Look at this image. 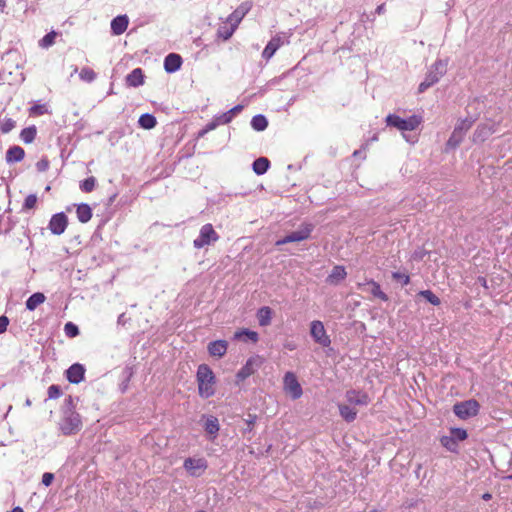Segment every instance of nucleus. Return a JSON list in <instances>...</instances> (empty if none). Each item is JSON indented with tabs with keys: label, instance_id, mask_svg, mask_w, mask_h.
Segmentation results:
<instances>
[{
	"label": "nucleus",
	"instance_id": "obj_6",
	"mask_svg": "<svg viewBox=\"0 0 512 512\" xmlns=\"http://www.w3.org/2000/svg\"><path fill=\"white\" fill-rule=\"evenodd\" d=\"M218 239L219 235L214 230L212 224L207 223L201 227L198 237L193 241V246L196 249H201L216 242Z\"/></svg>",
	"mask_w": 512,
	"mask_h": 512
},
{
	"label": "nucleus",
	"instance_id": "obj_64",
	"mask_svg": "<svg viewBox=\"0 0 512 512\" xmlns=\"http://www.w3.org/2000/svg\"><path fill=\"white\" fill-rule=\"evenodd\" d=\"M508 479L512 480V474L507 477Z\"/></svg>",
	"mask_w": 512,
	"mask_h": 512
},
{
	"label": "nucleus",
	"instance_id": "obj_19",
	"mask_svg": "<svg viewBox=\"0 0 512 512\" xmlns=\"http://www.w3.org/2000/svg\"><path fill=\"white\" fill-rule=\"evenodd\" d=\"M228 343L226 340H216L208 344V353L213 357H222L226 354Z\"/></svg>",
	"mask_w": 512,
	"mask_h": 512
},
{
	"label": "nucleus",
	"instance_id": "obj_35",
	"mask_svg": "<svg viewBox=\"0 0 512 512\" xmlns=\"http://www.w3.org/2000/svg\"><path fill=\"white\" fill-rule=\"evenodd\" d=\"M441 445L452 453H458L459 445L451 435H444L440 438Z\"/></svg>",
	"mask_w": 512,
	"mask_h": 512
},
{
	"label": "nucleus",
	"instance_id": "obj_62",
	"mask_svg": "<svg viewBox=\"0 0 512 512\" xmlns=\"http://www.w3.org/2000/svg\"><path fill=\"white\" fill-rule=\"evenodd\" d=\"M288 347H289V349H290V350H293V349H294V346H292V344H289V346H288Z\"/></svg>",
	"mask_w": 512,
	"mask_h": 512
},
{
	"label": "nucleus",
	"instance_id": "obj_34",
	"mask_svg": "<svg viewBox=\"0 0 512 512\" xmlns=\"http://www.w3.org/2000/svg\"><path fill=\"white\" fill-rule=\"evenodd\" d=\"M268 126V120L263 114H257L253 116L251 120V127L255 131H264Z\"/></svg>",
	"mask_w": 512,
	"mask_h": 512
},
{
	"label": "nucleus",
	"instance_id": "obj_55",
	"mask_svg": "<svg viewBox=\"0 0 512 512\" xmlns=\"http://www.w3.org/2000/svg\"><path fill=\"white\" fill-rule=\"evenodd\" d=\"M385 11H386L385 4H381V5L377 6L375 13L378 15H382L385 13Z\"/></svg>",
	"mask_w": 512,
	"mask_h": 512
},
{
	"label": "nucleus",
	"instance_id": "obj_27",
	"mask_svg": "<svg viewBox=\"0 0 512 512\" xmlns=\"http://www.w3.org/2000/svg\"><path fill=\"white\" fill-rule=\"evenodd\" d=\"M77 219L81 223H87L92 218V209L86 203L76 205Z\"/></svg>",
	"mask_w": 512,
	"mask_h": 512
},
{
	"label": "nucleus",
	"instance_id": "obj_37",
	"mask_svg": "<svg viewBox=\"0 0 512 512\" xmlns=\"http://www.w3.org/2000/svg\"><path fill=\"white\" fill-rule=\"evenodd\" d=\"M235 30L236 28H234L233 25L223 24L219 26L217 30V36L223 40H228L229 38H231Z\"/></svg>",
	"mask_w": 512,
	"mask_h": 512
},
{
	"label": "nucleus",
	"instance_id": "obj_11",
	"mask_svg": "<svg viewBox=\"0 0 512 512\" xmlns=\"http://www.w3.org/2000/svg\"><path fill=\"white\" fill-rule=\"evenodd\" d=\"M310 334L313 340L322 347H328L331 344L330 337L327 335L323 323L319 320L311 322Z\"/></svg>",
	"mask_w": 512,
	"mask_h": 512
},
{
	"label": "nucleus",
	"instance_id": "obj_48",
	"mask_svg": "<svg viewBox=\"0 0 512 512\" xmlns=\"http://www.w3.org/2000/svg\"><path fill=\"white\" fill-rule=\"evenodd\" d=\"M37 203V197L35 194H30L25 198L23 208L24 209H32L35 207Z\"/></svg>",
	"mask_w": 512,
	"mask_h": 512
},
{
	"label": "nucleus",
	"instance_id": "obj_23",
	"mask_svg": "<svg viewBox=\"0 0 512 512\" xmlns=\"http://www.w3.org/2000/svg\"><path fill=\"white\" fill-rule=\"evenodd\" d=\"M204 429L207 432V434L210 435L211 440L215 439L220 430L218 419L212 415L207 416L206 421L204 423Z\"/></svg>",
	"mask_w": 512,
	"mask_h": 512
},
{
	"label": "nucleus",
	"instance_id": "obj_20",
	"mask_svg": "<svg viewBox=\"0 0 512 512\" xmlns=\"http://www.w3.org/2000/svg\"><path fill=\"white\" fill-rule=\"evenodd\" d=\"M144 78L143 70L135 68L126 76V85L134 88L139 87L144 84Z\"/></svg>",
	"mask_w": 512,
	"mask_h": 512
},
{
	"label": "nucleus",
	"instance_id": "obj_24",
	"mask_svg": "<svg viewBox=\"0 0 512 512\" xmlns=\"http://www.w3.org/2000/svg\"><path fill=\"white\" fill-rule=\"evenodd\" d=\"M233 339L238 340V341H241V340L248 341L249 340L253 343H256L259 340V334L250 329L243 328V329L237 330L234 333Z\"/></svg>",
	"mask_w": 512,
	"mask_h": 512
},
{
	"label": "nucleus",
	"instance_id": "obj_57",
	"mask_svg": "<svg viewBox=\"0 0 512 512\" xmlns=\"http://www.w3.org/2000/svg\"><path fill=\"white\" fill-rule=\"evenodd\" d=\"M5 7H6V0H0V13L4 12Z\"/></svg>",
	"mask_w": 512,
	"mask_h": 512
},
{
	"label": "nucleus",
	"instance_id": "obj_52",
	"mask_svg": "<svg viewBox=\"0 0 512 512\" xmlns=\"http://www.w3.org/2000/svg\"><path fill=\"white\" fill-rule=\"evenodd\" d=\"M9 318L5 315L0 316V334H3L7 331V327L9 325Z\"/></svg>",
	"mask_w": 512,
	"mask_h": 512
},
{
	"label": "nucleus",
	"instance_id": "obj_10",
	"mask_svg": "<svg viewBox=\"0 0 512 512\" xmlns=\"http://www.w3.org/2000/svg\"><path fill=\"white\" fill-rule=\"evenodd\" d=\"M283 382L285 392L289 394L293 400L299 399L302 396V387L293 372H286Z\"/></svg>",
	"mask_w": 512,
	"mask_h": 512
},
{
	"label": "nucleus",
	"instance_id": "obj_63",
	"mask_svg": "<svg viewBox=\"0 0 512 512\" xmlns=\"http://www.w3.org/2000/svg\"><path fill=\"white\" fill-rule=\"evenodd\" d=\"M288 347H289V349H290V350H293V349H294V346H292V344H289V346H288Z\"/></svg>",
	"mask_w": 512,
	"mask_h": 512
},
{
	"label": "nucleus",
	"instance_id": "obj_16",
	"mask_svg": "<svg viewBox=\"0 0 512 512\" xmlns=\"http://www.w3.org/2000/svg\"><path fill=\"white\" fill-rule=\"evenodd\" d=\"M346 400L353 405L367 406L370 403V398L366 392L356 389H350L345 393Z\"/></svg>",
	"mask_w": 512,
	"mask_h": 512
},
{
	"label": "nucleus",
	"instance_id": "obj_9",
	"mask_svg": "<svg viewBox=\"0 0 512 512\" xmlns=\"http://www.w3.org/2000/svg\"><path fill=\"white\" fill-rule=\"evenodd\" d=\"M263 364V358L259 355L251 356L247 359L243 367L237 372V382H242L253 375Z\"/></svg>",
	"mask_w": 512,
	"mask_h": 512
},
{
	"label": "nucleus",
	"instance_id": "obj_22",
	"mask_svg": "<svg viewBox=\"0 0 512 512\" xmlns=\"http://www.w3.org/2000/svg\"><path fill=\"white\" fill-rule=\"evenodd\" d=\"M128 24V17L126 15H119L111 21V31L114 35H121L126 31Z\"/></svg>",
	"mask_w": 512,
	"mask_h": 512
},
{
	"label": "nucleus",
	"instance_id": "obj_44",
	"mask_svg": "<svg viewBox=\"0 0 512 512\" xmlns=\"http://www.w3.org/2000/svg\"><path fill=\"white\" fill-rule=\"evenodd\" d=\"M64 332L67 337L74 338L79 335V328L72 322H67L64 326Z\"/></svg>",
	"mask_w": 512,
	"mask_h": 512
},
{
	"label": "nucleus",
	"instance_id": "obj_21",
	"mask_svg": "<svg viewBox=\"0 0 512 512\" xmlns=\"http://www.w3.org/2000/svg\"><path fill=\"white\" fill-rule=\"evenodd\" d=\"M282 44L283 41L281 37L275 36L271 38L262 52V57L266 60L271 59L275 52L282 46Z\"/></svg>",
	"mask_w": 512,
	"mask_h": 512
},
{
	"label": "nucleus",
	"instance_id": "obj_4",
	"mask_svg": "<svg viewBox=\"0 0 512 512\" xmlns=\"http://www.w3.org/2000/svg\"><path fill=\"white\" fill-rule=\"evenodd\" d=\"M422 122V117L412 115L406 119L401 118L396 114H389L385 118V123L389 127H394L402 132L415 130Z\"/></svg>",
	"mask_w": 512,
	"mask_h": 512
},
{
	"label": "nucleus",
	"instance_id": "obj_50",
	"mask_svg": "<svg viewBox=\"0 0 512 512\" xmlns=\"http://www.w3.org/2000/svg\"><path fill=\"white\" fill-rule=\"evenodd\" d=\"M36 168L39 172H45L49 168V161L46 158H42L36 163Z\"/></svg>",
	"mask_w": 512,
	"mask_h": 512
},
{
	"label": "nucleus",
	"instance_id": "obj_5",
	"mask_svg": "<svg viewBox=\"0 0 512 512\" xmlns=\"http://www.w3.org/2000/svg\"><path fill=\"white\" fill-rule=\"evenodd\" d=\"M474 122L475 119L473 118L461 119L454 127V130L446 143V147L448 149L457 148L463 141L465 134L472 127Z\"/></svg>",
	"mask_w": 512,
	"mask_h": 512
},
{
	"label": "nucleus",
	"instance_id": "obj_42",
	"mask_svg": "<svg viewBox=\"0 0 512 512\" xmlns=\"http://www.w3.org/2000/svg\"><path fill=\"white\" fill-rule=\"evenodd\" d=\"M450 435L454 438V440L458 443L459 441H464L468 437V433L463 428L453 427L450 428Z\"/></svg>",
	"mask_w": 512,
	"mask_h": 512
},
{
	"label": "nucleus",
	"instance_id": "obj_8",
	"mask_svg": "<svg viewBox=\"0 0 512 512\" xmlns=\"http://www.w3.org/2000/svg\"><path fill=\"white\" fill-rule=\"evenodd\" d=\"M479 409L480 405L474 399L458 402L453 406V412L455 415L463 420L476 416Z\"/></svg>",
	"mask_w": 512,
	"mask_h": 512
},
{
	"label": "nucleus",
	"instance_id": "obj_18",
	"mask_svg": "<svg viewBox=\"0 0 512 512\" xmlns=\"http://www.w3.org/2000/svg\"><path fill=\"white\" fill-rule=\"evenodd\" d=\"M182 57L176 53L168 54L164 59V69L167 73H175L181 68Z\"/></svg>",
	"mask_w": 512,
	"mask_h": 512
},
{
	"label": "nucleus",
	"instance_id": "obj_59",
	"mask_svg": "<svg viewBox=\"0 0 512 512\" xmlns=\"http://www.w3.org/2000/svg\"><path fill=\"white\" fill-rule=\"evenodd\" d=\"M207 132H208V129L203 128L202 130H200V131H199L198 136H199V137H202V136H204Z\"/></svg>",
	"mask_w": 512,
	"mask_h": 512
},
{
	"label": "nucleus",
	"instance_id": "obj_38",
	"mask_svg": "<svg viewBox=\"0 0 512 512\" xmlns=\"http://www.w3.org/2000/svg\"><path fill=\"white\" fill-rule=\"evenodd\" d=\"M368 284L371 285L372 289H371V294L376 297V298H379L381 299L382 301H387L388 300V296L386 293H384L382 290H381V287H380V284L377 283L376 281L374 280H369L368 281Z\"/></svg>",
	"mask_w": 512,
	"mask_h": 512
},
{
	"label": "nucleus",
	"instance_id": "obj_41",
	"mask_svg": "<svg viewBox=\"0 0 512 512\" xmlns=\"http://www.w3.org/2000/svg\"><path fill=\"white\" fill-rule=\"evenodd\" d=\"M419 296L423 297L434 306H438L441 303L439 297L436 296L431 290H422L419 292Z\"/></svg>",
	"mask_w": 512,
	"mask_h": 512
},
{
	"label": "nucleus",
	"instance_id": "obj_15",
	"mask_svg": "<svg viewBox=\"0 0 512 512\" xmlns=\"http://www.w3.org/2000/svg\"><path fill=\"white\" fill-rule=\"evenodd\" d=\"M252 2L246 1L241 3L228 17L227 23L237 28L245 15L251 10Z\"/></svg>",
	"mask_w": 512,
	"mask_h": 512
},
{
	"label": "nucleus",
	"instance_id": "obj_13",
	"mask_svg": "<svg viewBox=\"0 0 512 512\" xmlns=\"http://www.w3.org/2000/svg\"><path fill=\"white\" fill-rule=\"evenodd\" d=\"M68 225V218L64 212L54 214L48 224V229L54 235H61L65 232Z\"/></svg>",
	"mask_w": 512,
	"mask_h": 512
},
{
	"label": "nucleus",
	"instance_id": "obj_39",
	"mask_svg": "<svg viewBox=\"0 0 512 512\" xmlns=\"http://www.w3.org/2000/svg\"><path fill=\"white\" fill-rule=\"evenodd\" d=\"M79 77L84 82L92 83L96 79L97 74L93 69L89 67H83L79 73Z\"/></svg>",
	"mask_w": 512,
	"mask_h": 512
},
{
	"label": "nucleus",
	"instance_id": "obj_17",
	"mask_svg": "<svg viewBox=\"0 0 512 512\" xmlns=\"http://www.w3.org/2000/svg\"><path fill=\"white\" fill-rule=\"evenodd\" d=\"M85 368L82 364L75 363L66 370L67 380L72 384H78L84 379Z\"/></svg>",
	"mask_w": 512,
	"mask_h": 512
},
{
	"label": "nucleus",
	"instance_id": "obj_36",
	"mask_svg": "<svg viewBox=\"0 0 512 512\" xmlns=\"http://www.w3.org/2000/svg\"><path fill=\"white\" fill-rule=\"evenodd\" d=\"M36 134H37V129L33 125V126L24 128L20 133V138L24 143L29 144L34 141Z\"/></svg>",
	"mask_w": 512,
	"mask_h": 512
},
{
	"label": "nucleus",
	"instance_id": "obj_12",
	"mask_svg": "<svg viewBox=\"0 0 512 512\" xmlns=\"http://www.w3.org/2000/svg\"><path fill=\"white\" fill-rule=\"evenodd\" d=\"M184 469L192 477H200L202 473L207 469L208 463L204 458H191L188 457L183 463Z\"/></svg>",
	"mask_w": 512,
	"mask_h": 512
},
{
	"label": "nucleus",
	"instance_id": "obj_25",
	"mask_svg": "<svg viewBox=\"0 0 512 512\" xmlns=\"http://www.w3.org/2000/svg\"><path fill=\"white\" fill-rule=\"evenodd\" d=\"M272 314V309L268 306H263L259 308L256 314L259 325L262 327L270 325L272 320Z\"/></svg>",
	"mask_w": 512,
	"mask_h": 512
},
{
	"label": "nucleus",
	"instance_id": "obj_2",
	"mask_svg": "<svg viewBox=\"0 0 512 512\" xmlns=\"http://www.w3.org/2000/svg\"><path fill=\"white\" fill-rule=\"evenodd\" d=\"M198 392L202 398H210L215 394V375L207 364H200L197 369Z\"/></svg>",
	"mask_w": 512,
	"mask_h": 512
},
{
	"label": "nucleus",
	"instance_id": "obj_54",
	"mask_svg": "<svg viewBox=\"0 0 512 512\" xmlns=\"http://www.w3.org/2000/svg\"><path fill=\"white\" fill-rule=\"evenodd\" d=\"M220 124L221 123H218L217 118H216L213 122L208 123L205 126V129H208V131H211V130L215 129Z\"/></svg>",
	"mask_w": 512,
	"mask_h": 512
},
{
	"label": "nucleus",
	"instance_id": "obj_30",
	"mask_svg": "<svg viewBox=\"0 0 512 512\" xmlns=\"http://www.w3.org/2000/svg\"><path fill=\"white\" fill-rule=\"evenodd\" d=\"M243 105H236L234 106L232 109H230L229 111L217 116V121L218 123H221V124H228L232 121L233 117L240 113L242 110H243Z\"/></svg>",
	"mask_w": 512,
	"mask_h": 512
},
{
	"label": "nucleus",
	"instance_id": "obj_46",
	"mask_svg": "<svg viewBox=\"0 0 512 512\" xmlns=\"http://www.w3.org/2000/svg\"><path fill=\"white\" fill-rule=\"evenodd\" d=\"M15 121L11 118L5 119L0 126V130L2 133L6 134L12 131L15 127Z\"/></svg>",
	"mask_w": 512,
	"mask_h": 512
},
{
	"label": "nucleus",
	"instance_id": "obj_14",
	"mask_svg": "<svg viewBox=\"0 0 512 512\" xmlns=\"http://www.w3.org/2000/svg\"><path fill=\"white\" fill-rule=\"evenodd\" d=\"M495 132H496V124L495 123L479 124L473 133L472 140L474 143H483Z\"/></svg>",
	"mask_w": 512,
	"mask_h": 512
},
{
	"label": "nucleus",
	"instance_id": "obj_49",
	"mask_svg": "<svg viewBox=\"0 0 512 512\" xmlns=\"http://www.w3.org/2000/svg\"><path fill=\"white\" fill-rule=\"evenodd\" d=\"M61 395V389L58 385H51L48 388V398L56 399Z\"/></svg>",
	"mask_w": 512,
	"mask_h": 512
},
{
	"label": "nucleus",
	"instance_id": "obj_32",
	"mask_svg": "<svg viewBox=\"0 0 512 512\" xmlns=\"http://www.w3.org/2000/svg\"><path fill=\"white\" fill-rule=\"evenodd\" d=\"M347 273L343 266H335L329 274L327 281L336 284L345 279Z\"/></svg>",
	"mask_w": 512,
	"mask_h": 512
},
{
	"label": "nucleus",
	"instance_id": "obj_60",
	"mask_svg": "<svg viewBox=\"0 0 512 512\" xmlns=\"http://www.w3.org/2000/svg\"><path fill=\"white\" fill-rule=\"evenodd\" d=\"M491 497H492V496H491V494H490V493H485V494L482 496V498H483L484 500H486V501L490 500V499H491Z\"/></svg>",
	"mask_w": 512,
	"mask_h": 512
},
{
	"label": "nucleus",
	"instance_id": "obj_58",
	"mask_svg": "<svg viewBox=\"0 0 512 512\" xmlns=\"http://www.w3.org/2000/svg\"><path fill=\"white\" fill-rule=\"evenodd\" d=\"M478 281L479 283H481V285H483L484 287H486V279L484 277H479L478 278Z\"/></svg>",
	"mask_w": 512,
	"mask_h": 512
},
{
	"label": "nucleus",
	"instance_id": "obj_47",
	"mask_svg": "<svg viewBox=\"0 0 512 512\" xmlns=\"http://www.w3.org/2000/svg\"><path fill=\"white\" fill-rule=\"evenodd\" d=\"M257 421V415L255 414H248L247 418L245 419V423L247 427L243 430L244 433H250L253 430L254 424Z\"/></svg>",
	"mask_w": 512,
	"mask_h": 512
},
{
	"label": "nucleus",
	"instance_id": "obj_51",
	"mask_svg": "<svg viewBox=\"0 0 512 512\" xmlns=\"http://www.w3.org/2000/svg\"><path fill=\"white\" fill-rule=\"evenodd\" d=\"M54 480V474L45 472L42 475V484L46 487L50 486Z\"/></svg>",
	"mask_w": 512,
	"mask_h": 512
},
{
	"label": "nucleus",
	"instance_id": "obj_40",
	"mask_svg": "<svg viewBox=\"0 0 512 512\" xmlns=\"http://www.w3.org/2000/svg\"><path fill=\"white\" fill-rule=\"evenodd\" d=\"M57 36V33L55 31H51L47 33L40 41L39 46L41 48L47 49L51 47L55 43V38Z\"/></svg>",
	"mask_w": 512,
	"mask_h": 512
},
{
	"label": "nucleus",
	"instance_id": "obj_61",
	"mask_svg": "<svg viewBox=\"0 0 512 512\" xmlns=\"http://www.w3.org/2000/svg\"><path fill=\"white\" fill-rule=\"evenodd\" d=\"M361 154H362V151H361V150H356V151H354V153H353V155H354L355 157L360 156Z\"/></svg>",
	"mask_w": 512,
	"mask_h": 512
},
{
	"label": "nucleus",
	"instance_id": "obj_53",
	"mask_svg": "<svg viewBox=\"0 0 512 512\" xmlns=\"http://www.w3.org/2000/svg\"><path fill=\"white\" fill-rule=\"evenodd\" d=\"M32 113L42 115L47 112L45 105H35L31 108Z\"/></svg>",
	"mask_w": 512,
	"mask_h": 512
},
{
	"label": "nucleus",
	"instance_id": "obj_43",
	"mask_svg": "<svg viewBox=\"0 0 512 512\" xmlns=\"http://www.w3.org/2000/svg\"><path fill=\"white\" fill-rule=\"evenodd\" d=\"M95 185L96 178L91 176L80 182V189L85 193H89L94 190Z\"/></svg>",
	"mask_w": 512,
	"mask_h": 512
},
{
	"label": "nucleus",
	"instance_id": "obj_28",
	"mask_svg": "<svg viewBox=\"0 0 512 512\" xmlns=\"http://www.w3.org/2000/svg\"><path fill=\"white\" fill-rule=\"evenodd\" d=\"M270 167V161L266 157H259L254 160L252 169L255 174L263 175L267 172Z\"/></svg>",
	"mask_w": 512,
	"mask_h": 512
},
{
	"label": "nucleus",
	"instance_id": "obj_7",
	"mask_svg": "<svg viewBox=\"0 0 512 512\" xmlns=\"http://www.w3.org/2000/svg\"><path fill=\"white\" fill-rule=\"evenodd\" d=\"M314 230V225L312 223H302L300 228L296 231H293L287 234L282 239L276 242V245H284L292 242H300L306 240L310 237L312 231Z\"/></svg>",
	"mask_w": 512,
	"mask_h": 512
},
{
	"label": "nucleus",
	"instance_id": "obj_1",
	"mask_svg": "<svg viewBox=\"0 0 512 512\" xmlns=\"http://www.w3.org/2000/svg\"><path fill=\"white\" fill-rule=\"evenodd\" d=\"M66 409L63 411V416L59 422V429L64 435H73L80 431L82 421L80 415L72 409L73 398L68 396L65 399Z\"/></svg>",
	"mask_w": 512,
	"mask_h": 512
},
{
	"label": "nucleus",
	"instance_id": "obj_45",
	"mask_svg": "<svg viewBox=\"0 0 512 512\" xmlns=\"http://www.w3.org/2000/svg\"><path fill=\"white\" fill-rule=\"evenodd\" d=\"M392 278L397 282H401L404 286L410 283V276L399 271L392 272Z\"/></svg>",
	"mask_w": 512,
	"mask_h": 512
},
{
	"label": "nucleus",
	"instance_id": "obj_26",
	"mask_svg": "<svg viewBox=\"0 0 512 512\" xmlns=\"http://www.w3.org/2000/svg\"><path fill=\"white\" fill-rule=\"evenodd\" d=\"M25 156V151L20 146H12L6 152L7 163L20 162Z\"/></svg>",
	"mask_w": 512,
	"mask_h": 512
},
{
	"label": "nucleus",
	"instance_id": "obj_3",
	"mask_svg": "<svg viewBox=\"0 0 512 512\" xmlns=\"http://www.w3.org/2000/svg\"><path fill=\"white\" fill-rule=\"evenodd\" d=\"M448 59H437L426 73L425 79L419 84L418 92L423 93L446 74Z\"/></svg>",
	"mask_w": 512,
	"mask_h": 512
},
{
	"label": "nucleus",
	"instance_id": "obj_56",
	"mask_svg": "<svg viewBox=\"0 0 512 512\" xmlns=\"http://www.w3.org/2000/svg\"><path fill=\"white\" fill-rule=\"evenodd\" d=\"M126 321H127V319H126V317H125V314H124V313H122V314H120V315L118 316L117 323H118L119 325H125Z\"/></svg>",
	"mask_w": 512,
	"mask_h": 512
},
{
	"label": "nucleus",
	"instance_id": "obj_29",
	"mask_svg": "<svg viewBox=\"0 0 512 512\" xmlns=\"http://www.w3.org/2000/svg\"><path fill=\"white\" fill-rule=\"evenodd\" d=\"M45 299V295L41 292L32 294L26 300V309L29 311H34L40 304L44 303Z\"/></svg>",
	"mask_w": 512,
	"mask_h": 512
},
{
	"label": "nucleus",
	"instance_id": "obj_31",
	"mask_svg": "<svg viewBox=\"0 0 512 512\" xmlns=\"http://www.w3.org/2000/svg\"><path fill=\"white\" fill-rule=\"evenodd\" d=\"M338 409L340 416L348 423L353 422L357 417V411L349 405L339 404Z\"/></svg>",
	"mask_w": 512,
	"mask_h": 512
},
{
	"label": "nucleus",
	"instance_id": "obj_33",
	"mask_svg": "<svg viewBox=\"0 0 512 512\" xmlns=\"http://www.w3.org/2000/svg\"><path fill=\"white\" fill-rule=\"evenodd\" d=\"M138 124L144 129H152L156 126V117L150 113H144L139 117Z\"/></svg>",
	"mask_w": 512,
	"mask_h": 512
}]
</instances>
